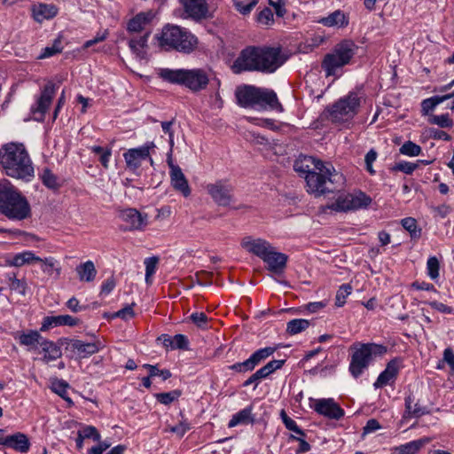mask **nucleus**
I'll return each mask as SVG.
<instances>
[{"label":"nucleus","mask_w":454,"mask_h":454,"mask_svg":"<svg viewBox=\"0 0 454 454\" xmlns=\"http://www.w3.org/2000/svg\"><path fill=\"white\" fill-rule=\"evenodd\" d=\"M399 152L403 155L415 157V156H419L421 153L422 149L419 145H417L411 141H406L399 148Z\"/></svg>","instance_id":"obj_46"},{"label":"nucleus","mask_w":454,"mask_h":454,"mask_svg":"<svg viewBox=\"0 0 454 454\" xmlns=\"http://www.w3.org/2000/svg\"><path fill=\"white\" fill-rule=\"evenodd\" d=\"M184 12L193 20H201L207 17L208 6L206 0H178Z\"/></svg>","instance_id":"obj_20"},{"label":"nucleus","mask_w":454,"mask_h":454,"mask_svg":"<svg viewBox=\"0 0 454 454\" xmlns=\"http://www.w3.org/2000/svg\"><path fill=\"white\" fill-rule=\"evenodd\" d=\"M55 95V85L52 82L47 83L42 90L41 96L36 102V106L32 107L33 113L39 114L40 119H43L44 114L51 104Z\"/></svg>","instance_id":"obj_24"},{"label":"nucleus","mask_w":454,"mask_h":454,"mask_svg":"<svg viewBox=\"0 0 454 454\" xmlns=\"http://www.w3.org/2000/svg\"><path fill=\"white\" fill-rule=\"evenodd\" d=\"M62 51V44L60 40H55L51 46L45 47L43 52L41 54V59L51 57Z\"/></svg>","instance_id":"obj_57"},{"label":"nucleus","mask_w":454,"mask_h":454,"mask_svg":"<svg viewBox=\"0 0 454 454\" xmlns=\"http://www.w3.org/2000/svg\"><path fill=\"white\" fill-rule=\"evenodd\" d=\"M313 409L329 419H340L344 416V411L332 398L315 400Z\"/></svg>","instance_id":"obj_18"},{"label":"nucleus","mask_w":454,"mask_h":454,"mask_svg":"<svg viewBox=\"0 0 454 454\" xmlns=\"http://www.w3.org/2000/svg\"><path fill=\"white\" fill-rule=\"evenodd\" d=\"M44 340L37 331H30L28 333H23L20 335V343L23 346L35 347L36 345L41 346L42 340Z\"/></svg>","instance_id":"obj_39"},{"label":"nucleus","mask_w":454,"mask_h":454,"mask_svg":"<svg viewBox=\"0 0 454 454\" xmlns=\"http://www.w3.org/2000/svg\"><path fill=\"white\" fill-rule=\"evenodd\" d=\"M6 278L9 281L11 291L17 292L23 296L26 294L27 285L25 279H18L14 273L7 274Z\"/></svg>","instance_id":"obj_40"},{"label":"nucleus","mask_w":454,"mask_h":454,"mask_svg":"<svg viewBox=\"0 0 454 454\" xmlns=\"http://www.w3.org/2000/svg\"><path fill=\"white\" fill-rule=\"evenodd\" d=\"M325 170H314L305 176L307 191L316 196L325 192H333L340 187L345 181L343 175L335 170L330 163H325Z\"/></svg>","instance_id":"obj_4"},{"label":"nucleus","mask_w":454,"mask_h":454,"mask_svg":"<svg viewBox=\"0 0 454 454\" xmlns=\"http://www.w3.org/2000/svg\"><path fill=\"white\" fill-rule=\"evenodd\" d=\"M92 153L99 156V160L105 168H108L110 157L112 155L111 148H104L98 145L91 147Z\"/></svg>","instance_id":"obj_47"},{"label":"nucleus","mask_w":454,"mask_h":454,"mask_svg":"<svg viewBox=\"0 0 454 454\" xmlns=\"http://www.w3.org/2000/svg\"><path fill=\"white\" fill-rule=\"evenodd\" d=\"M168 163L170 168L169 175L172 186L184 197H188L191 194V189L182 169L179 166L175 165L170 159L168 160Z\"/></svg>","instance_id":"obj_19"},{"label":"nucleus","mask_w":454,"mask_h":454,"mask_svg":"<svg viewBox=\"0 0 454 454\" xmlns=\"http://www.w3.org/2000/svg\"><path fill=\"white\" fill-rule=\"evenodd\" d=\"M157 264H158V258L155 256L149 257L145 260L146 283L151 282V278L156 271Z\"/></svg>","instance_id":"obj_53"},{"label":"nucleus","mask_w":454,"mask_h":454,"mask_svg":"<svg viewBox=\"0 0 454 454\" xmlns=\"http://www.w3.org/2000/svg\"><path fill=\"white\" fill-rule=\"evenodd\" d=\"M352 287L348 284H344L340 286L336 294L335 304L338 307H342L346 302V298L351 294Z\"/></svg>","instance_id":"obj_50"},{"label":"nucleus","mask_w":454,"mask_h":454,"mask_svg":"<svg viewBox=\"0 0 454 454\" xmlns=\"http://www.w3.org/2000/svg\"><path fill=\"white\" fill-rule=\"evenodd\" d=\"M41 270L47 276L51 277L55 274V278H58L61 273V267L58 261L53 257H47L44 259L41 258Z\"/></svg>","instance_id":"obj_36"},{"label":"nucleus","mask_w":454,"mask_h":454,"mask_svg":"<svg viewBox=\"0 0 454 454\" xmlns=\"http://www.w3.org/2000/svg\"><path fill=\"white\" fill-rule=\"evenodd\" d=\"M429 122L432 124L438 125L441 128H450L453 125V121L450 118L448 114L433 115L432 117H430Z\"/></svg>","instance_id":"obj_52"},{"label":"nucleus","mask_w":454,"mask_h":454,"mask_svg":"<svg viewBox=\"0 0 454 454\" xmlns=\"http://www.w3.org/2000/svg\"><path fill=\"white\" fill-rule=\"evenodd\" d=\"M165 347L170 348L172 349H174V348L185 349L188 348V339L186 336H184L183 334H176L172 338L170 344L165 343Z\"/></svg>","instance_id":"obj_54"},{"label":"nucleus","mask_w":454,"mask_h":454,"mask_svg":"<svg viewBox=\"0 0 454 454\" xmlns=\"http://www.w3.org/2000/svg\"><path fill=\"white\" fill-rule=\"evenodd\" d=\"M401 366V360L396 358L391 360L387 364L385 370L379 375L374 383V387L380 388L393 382L396 379Z\"/></svg>","instance_id":"obj_23"},{"label":"nucleus","mask_w":454,"mask_h":454,"mask_svg":"<svg viewBox=\"0 0 454 454\" xmlns=\"http://www.w3.org/2000/svg\"><path fill=\"white\" fill-rule=\"evenodd\" d=\"M252 407L245 408L232 416L228 423L229 427H234L240 424H248L253 422Z\"/></svg>","instance_id":"obj_37"},{"label":"nucleus","mask_w":454,"mask_h":454,"mask_svg":"<svg viewBox=\"0 0 454 454\" xmlns=\"http://www.w3.org/2000/svg\"><path fill=\"white\" fill-rule=\"evenodd\" d=\"M402 226L409 231L411 239H419L421 235V230L417 227V221L412 217H407L402 220Z\"/></svg>","instance_id":"obj_45"},{"label":"nucleus","mask_w":454,"mask_h":454,"mask_svg":"<svg viewBox=\"0 0 454 454\" xmlns=\"http://www.w3.org/2000/svg\"><path fill=\"white\" fill-rule=\"evenodd\" d=\"M418 164L408 162V161H401L396 164L395 169L402 171L407 175H411L413 173V171L417 168Z\"/></svg>","instance_id":"obj_64"},{"label":"nucleus","mask_w":454,"mask_h":454,"mask_svg":"<svg viewBox=\"0 0 454 454\" xmlns=\"http://www.w3.org/2000/svg\"><path fill=\"white\" fill-rule=\"evenodd\" d=\"M43 184L49 189L56 190L60 187L58 176L49 168H44L41 174Z\"/></svg>","instance_id":"obj_42"},{"label":"nucleus","mask_w":454,"mask_h":454,"mask_svg":"<svg viewBox=\"0 0 454 454\" xmlns=\"http://www.w3.org/2000/svg\"><path fill=\"white\" fill-rule=\"evenodd\" d=\"M357 49L356 43L350 40H344L336 44L322 61V68L326 76L335 75L338 69L348 65Z\"/></svg>","instance_id":"obj_6"},{"label":"nucleus","mask_w":454,"mask_h":454,"mask_svg":"<svg viewBox=\"0 0 454 454\" xmlns=\"http://www.w3.org/2000/svg\"><path fill=\"white\" fill-rule=\"evenodd\" d=\"M257 22L263 26H271L274 23V15L272 11L265 7L257 14Z\"/></svg>","instance_id":"obj_51"},{"label":"nucleus","mask_w":454,"mask_h":454,"mask_svg":"<svg viewBox=\"0 0 454 454\" xmlns=\"http://www.w3.org/2000/svg\"><path fill=\"white\" fill-rule=\"evenodd\" d=\"M450 98H452V97L450 96V93L442 96V97L436 96V97H433L430 98H427L422 101V104H421L422 111L425 114H427L429 111L434 110L439 104H441L443 101L450 99Z\"/></svg>","instance_id":"obj_44"},{"label":"nucleus","mask_w":454,"mask_h":454,"mask_svg":"<svg viewBox=\"0 0 454 454\" xmlns=\"http://www.w3.org/2000/svg\"><path fill=\"white\" fill-rule=\"evenodd\" d=\"M159 75L170 83L184 85L192 91L197 92L206 89L209 78L207 73L201 68L169 69L161 68Z\"/></svg>","instance_id":"obj_5"},{"label":"nucleus","mask_w":454,"mask_h":454,"mask_svg":"<svg viewBox=\"0 0 454 454\" xmlns=\"http://www.w3.org/2000/svg\"><path fill=\"white\" fill-rule=\"evenodd\" d=\"M363 96L358 91H350L340 98L328 109L329 119L335 123H344L358 113Z\"/></svg>","instance_id":"obj_7"},{"label":"nucleus","mask_w":454,"mask_h":454,"mask_svg":"<svg viewBox=\"0 0 454 454\" xmlns=\"http://www.w3.org/2000/svg\"><path fill=\"white\" fill-rule=\"evenodd\" d=\"M119 218L127 223L128 231H143L148 225L147 214H142L136 208L121 210Z\"/></svg>","instance_id":"obj_16"},{"label":"nucleus","mask_w":454,"mask_h":454,"mask_svg":"<svg viewBox=\"0 0 454 454\" xmlns=\"http://www.w3.org/2000/svg\"><path fill=\"white\" fill-rule=\"evenodd\" d=\"M276 348L271 347H266L260 348L254 352L249 358L244 362L236 363L229 366L230 370L237 372H247L253 371L259 364L267 359L275 352Z\"/></svg>","instance_id":"obj_13"},{"label":"nucleus","mask_w":454,"mask_h":454,"mask_svg":"<svg viewBox=\"0 0 454 454\" xmlns=\"http://www.w3.org/2000/svg\"><path fill=\"white\" fill-rule=\"evenodd\" d=\"M102 345L100 341L84 342L80 340H68L66 348L75 355L78 358H87L98 353Z\"/></svg>","instance_id":"obj_17"},{"label":"nucleus","mask_w":454,"mask_h":454,"mask_svg":"<svg viewBox=\"0 0 454 454\" xmlns=\"http://www.w3.org/2000/svg\"><path fill=\"white\" fill-rule=\"evenodd\" d=\"M241 246L247 252L255 254L261 259H262L272 247V245L267 240L262 239H252L251 237H245L241 241Z\"/></svg>","instance_id":"obj_22"},{"label":"nucleus","mask_w":454,"mask_h":454,"mask_svg":"<svg viewBox=\"0 0 454 454\" xmlns=\"http://www.w3.org/2000/svg\"><path fill=\"white\" fill-rule=\"evenodd\" d=\"M68 384L64 380H56L52 383V390L62 398H66Z\"/></svg>","instance_id":"obj_62"},{"label":"nucleus","mask_w":454,"mask_h":454,"mask_svg":"<svg viewBox=\"0 0 454 454\" xmlns=\"http://www.w3.org/2000/svg\"><path fill=\"white\" fill-rule=\"evenodd\" d=\"M258 2L259 0H250L249 2L239 1L235 3V7L240 13L246 15L251 12Z\"/></svg>","instance_id":"obj_56"},{"label":"nucleus","mask_w":454,"mask_h":454,"mask_svg":"<svg viewBox=\"0 0 454 454\" xmlns=\"http://www.w3.org/2000/svg\"><path fill=\"white\" fill-rule=\"evenodd\" d=\"M41 261V258L36 256L32 251H24L14 254L9 261L8 264L14 267H22L26 264H32Z\"/></svg>","instance_id":"obj_33"},{"label":"nucleus","mask_w":454,"mask_h":454,"mask_svg":"<svg viewBox=\"0 0 454 454\" xmlns=\"http://www.w3.org/2000/svg\"><path fill=\"white\" fill-rule=\"evenodd\" d=\"M371 202V198L360 192L339 196L329 207L334 211L346 212L366 207Z\"/></svg>","instance_id":"obj_10"},{"label":"nucleus","mask_w":454,"mask_h":454,"mask_svg":"<svg viewBox=\"0 0 454 454\" xmlns=\"http://www.w3.org/2000/svg\"><path fill=\"white\" fill-rule=\"evenodd\" d=\"M267 378L262 370L260 368L254 373H253L247 380L244 381L243 387H248L254 384V387H257L260 380Z\"/></svg>","instance_id":"obj_60"},{"label":"nucleus","mask_w":454,"mask_h":454,"mask_svg":"<svg viewBox=\"0 0 454 454\" xmlns=\"http://www.w3.org/2000/svg\"><path fill=\"white\" fill-rule=\"evenodd\" d=\"M5 447L13 449L22 453L27 452L30 447L28 438L22 433L9 434L8 440H5Z\"/></svg>","instance_id":"obj_31"},{"label":"nucleus","mask_w":454,"mask_h":454,"mask_svg":"<svg viewBox=\"0 0 454 454\" xmlns=\"http://www.w3.org/2000/svg\"><path fill=\"white\" fill-rule=\"evenodd\" d=\"M41 348L44 354L42 361L45 364L55 361L62 356L60 347L51 340L45 339L43 340L41 342Z\"/></svg>","instance_id":"obj_32"},{"label":"nucleus","mask_w":454,"mask_h":454,"mask_svg":"<svg viewBox=\"0 0 454 454\" xmlns=\"http://www.w3.org/2000/svg\"><path fill=\"white\" fill-rule=\"evenodd\" d=\"M309 326V321L307 319L296 318L289 321L286 325V332L291 334H298Z\"/></svg>","instance_id":"obj_41"},{"label":"nucleus","mask_w":454,"mask_h":454,"mask_svg":"<svg viewBox=\"0 0 454 454\" xmlns=\"http://www.w3.org/2000/svg\"><path fill=\"white\" fill-rule=\"evenodd\" d=\"M79 436L85 439H93L96 442L100 441V434L98 429L93 426H83L82 429L78 431Z\"/></svg>","instance_id":"obj_48"},{"label":"nucleus","mask_w":454,"mask_h":454,"mask_svg":"<svg viewBox=\"0 0 454 454\" xmlns=\"http://www.w3.org/2000/svg\"><path fill=\"white\" fill-rule=\"evenodd\" d=\"M429 438H421L396 446L391 450V454H417L421 448L428 443Z\"/></svg>","instance_id":"obj_30"},{"label":"nucleus","mask_w":454,"mask_h":454,"mask_svg":"<svg viewBox=\"0 0 454 454\" xmlns=\"http://www.w3.org/2000/svg\"><path fill=\"white\" fill-rule=\"evenodd\" d=\"M0 163L9 176L29 181L34 167L23 144L9 143L0 149Z\"/></svg>","instance_id":"obj_1"},{"label":"nucleus","mask_w":454,"mask_h":454,"mask_svg":"<svg viewBox=\"0 0 454 454\" xmlns=\"http://www.w3.org/2000/svg\"><path fill=\"white\" fill-rule=\"evenodd\" d=\"M150 34L151 32L147 31L143 35H135L129 40V47L136 58L139 59L146 58Z\"/></svg>","instance_id":"obj_26"},{"label":"nucleus","mask_w":454,"mask_h":454,"mask_svg":"<svg viewBox=\"0 0 454 454\" xmlns=\"http://www.w3.org/2000/svg\"><path fill=\"white\" fill-rule=\"evenodd\" d=\"M76 273L81 281L91 282L95 279L97 275V270L93 262L87 261L83 263L79 264L76 269Z\"/></svg>","instance_id":"obj_34"},{"label":"nucleus","mask_w":454,"mask_h":454,"mask_svg":"<svg viewBox=\"0 0 454 454\" xmlns=\"http://www.w3.org/2000/svg\"><path fill=\"white\" fill-rule=\"evenodd\" d=\"M160 47L190 53L198 45L197 37L186 28L176 25H166L160 33L154 36Z\"/></svg>","instance_id":"obj_3"},{"label":"nucleus","mask_w":454,"mask_h":454,"mask_svg":"<svg viewBox=\"0 0 454 454\" xmlns=\"http://www.w3.org/2000/svg\"><path fill=\"white\" fill-rule=\"evenodd\" d=\"M266 264L267 269L274 273H279L286 268L287 262V255L278 252L272 246L271 249L262 259Z\"/></svg>","instance_id":"obj_21"},{"label":"nucleus","mask_w":454,"mask_h":454,"mask_svg":"<svg viewBox=\"0 0 454 454\" xmlns=\"http://www.w3.org/2000/svg\"><path fill=\"white\" fill-rule=\"evenodd\" d=\"M284 363H285V360H272V361H270L269 363H267L261 369L262 370V372H264L266 377H268L269 375L273 373L278 369H280L282 367V365L284 364Z\"/></svg>","instance_id":"obj_59"},{"label":"nucleus","mask_w":454,"mask_h":454,"mask_svg":"<svg viewBox=\"0 0 454 454\" xmlns=\"http://www.w3.org/2000/svg\"><path fill=\"white\" fill-rule=\"evenodd\" d=\"M154 13L152 11L142 12L133 17L127 25V30L130 33H138L153 20Z\"/></svg>","instance_id":"obj_28"},{"label":"nucleus","mask_w":454,"mask_h":454,"mask_svg":"<svg viewBox=\"0 0 454 454\" xmlns=\"http://www.w3.org/2000/svg\"><path fill=\"white\" fill-rule=\"evenodd\" d=\"M175 123V119H172L171 121H161L160 126L162 129V131L165 134L168 135V143L170 145V149L174 146V130H173V125Z\"/></svg>","instance_id":"obj_58"},{"label":"nucleus","mask_w":454,"mask_h":454,"mask_svg":"<svg viewBox=\"0 0 454 454\" xmlns=\"http://www.w3.org/2000/svg\"><path fill=\"white\" fill-rule=\"evenodd\" d=\"M353 349L348 370L356 379L367 369L373 356L382 355L387 350L384 346L374 343L355 344Z\"/></svg>","instance_id":"obj_8"},{"label":"nucleus","mask_w":454,"mask_h":454,"mask_svg":"<svg viewBox=\"0 0 454 454\" xmlns=\"http://www.w3.org/2000/svg\"><path fill=\"white\" fill-rule=\"evenodd\" d=\"M155 147L156 145L153 142H147L142 146L129 149L123 153L127 168L136 171L141 167L142 162L147 160L153 164L151 153L154 151Z\"/></svg>","instance_id":"obj_11"},{"label":"nucleus","mask_w":454,"mask_h":454,"mask_svg":"<svg viewBox=\"0 0 454 454\" xmlns=\"http://www.w3.org/2000/svg\"><path fill=\"white\" fill-rule=\"evenodd\" d=\"M134 305H135V303H132L130 305H127L125 308L118 310L114 314V317H120V318L124 319V320H128L129 318L134 317V316H135V312L133 310Z\"/></svg>","instance_id":"obj_63"},{"label":"nucleus","mask_w":454,"mask_h":454,"mask_svg":"<svg viewBox=\"0 0 454 454\" xmlns=\"http://www.w3.org/2000/svg\"><path fill=\"white\" fill-rule=\"evenodd\" d=\"M0 211L10 219L22 220L30 213V207L25 198L12 189L0 192Z\"/></svg>","instance_id":"obj_9"},{"label":"nucleus","mask_w":454,"mask_h":454,"mask_svg":"<svg viewBox=\"0 0 454 454\" xmlns=\"http://www.w3.org/2000/svg\"><path fill=\"white\" fill-rule=\"evenodd\" d=\"M238 104L242 107H258L262 110L284 111L274 90L253 85L238 87L235 91Z\"/></svg>","instance_id":"obj_2"},{"label":"nucleus","mask_w":454,"mask_h":454,"mask_svg":"<svg viewBox=\"0 0 454 454\" xmlns=\"http://www.w3.org/2000/svg\"><path fill=\"white\" fill-rule=\"evenodd\" d=\"M319 22L326 27H345L348 25V20L347 17L345 16L344 12L338 10L331 14H329L327 17L322 18Z\"/></svg>","instance_id":"obj_35"},{"label":"nucleus","mask_w":454,"mask_h":454,"mask_svg":"<svg viewBox=\"0 0 454 454\" xmlns=\"http://www.w3.org/2000/svg\"><path fill=\"white\" fill-rule=\"evenodd\" d=\"M258 59L262 72L272 73L283 64L280 51L276 48H258Z\"/></svg>","instance_id":"obj_15"},{"label":"nucleus","mask_w":454,"mask_h":454,"mask_svg":"<svg viewBox=\"0 0 454 454\" xmlns=\"http://www.w3.org/2000/svg\"><path fill=\"white\" fill-rule=\"evenodd\" d=\"M190 318L192 321V323H194L198 327L200 328H205L208 320L207 315L203 312L192 313L190 316Z\"/></svg>","instance_id":"obj_61"},{"label":"nucleus","mask_w":454,"mask_h":454,"mask_svg":"<svg viewBox=\"0 0 454 454\" xmlns=\"http://www.w3.org/2000/svg\"><path fill=\"white\" fill-rule=\"evenodd\" d=\"M258 59V47H247L234 61L232 70L235 74L243 71H260Z\"/></svg>","instance_id":"obj_12"},{"label":"nucleus","mask_w":454,"mask_h":454,"mask_svg":"<svg viewBox=\"0 0 454 454\" xmlns=\"http://www.w3.org/2000/svg\"><path fill=\"white\" fill-rule=\"evenodd\" d=\"M182 391L179 389H174L169 392H164V393H157L154 395V397L156 400L164 404V405H169L173 402L178 400V398L181 396Z\"/></svg>","instance_id":"obj_43"},{"label":"nucleus","mask_w":454,"mask_h":454,"mask_svg":"<svg viewBox=\"0 0 454 454\" xmlns=\"http://www.w3.org/2000/svg\"><path fill=\"white\" fill-rule=\"evenodd\" d=\"M144 367L148 369L150 377L160 376L163 380H166L171 377V372L169 370H160L156 365H152L145 364Z\"/></svg>","instance_id":"obj_55"},{"label":"nucleus","mask_w":454,"mask_h":454,"mask_svg":"<svg viewBox=\"0 0 454 454\" xmlns=\"http://www.w3.org/2000/svg\"><path fill=\"white\" fill-rule=\"evenodd\" d=\"M439 269L440 263L438 259L435 256H431L428 258L427 262V275L433 280L438 278L439 277Z\"/></svg>","instance_id":"obj_49"},{"label":"nucleus","mask_w":454,"mask_h":454,"mask_svg":"<svg viewBox=\"0 0 454 454\" xmlns=\"http://www.w3.org/2000/svg\"><path fill=\"white\" fill-rule=\"evenodd\" d=\"M78 324L79 319L69 315L45 317L42 323L41 331L45 332L51 327L59 325L75 326Z\"/></svg>","instance_id":"obj_27"},{"label":"nucleus","mask_w":454,"mask_h":454,"mask_svg":"<svg viewBox=\"0 0 454 454\" xmlns=\"http://www.w3.org/2000/svg\"><path fill=\"white\" fill-rule=\"evenodd\" d=\"M414 398L408 395L405 398V414L406 417L419 418L427 413L425 407L420 406L418 403H413Z\"/></svg>","instance_id":"obj_38"},{"label":"nucleus","mask_w":454,"mask_h":454,"mask_svg":"<svg viewBox=\"0 0 454 454\" xmlns=\"http://www.w3.org/2000/svg\"><path fill=\"white\" fill-rule=\"evenodd\" d=\"M32 14L37 22L54 18L58 14V8L54 4H38L32 7Z\"/></svg>","instance_id":"obj_29"},{"label":"nucleus","mask_w":454,"mask_h":454,"mask_svg":"<svg viewBox=\"0 0 454 454\" xmlns=\"http://www.w3.org/2000/svg\"><path fill=\"white\" fill-rule=\"evenodd\" d=\"M232 186L224 180H218L207 185V192L219 206L226 207L232 200Z\"/></svg>","instance_id":"obj_14"},{"label":"nucleus","mask_w":454,"mask_h":454,"mask_svg":"<svg viewBox=\"0 0 454 454\" xmlns=\"http://www.w3.org/2000/svg\"><path fill=\"white\" fill-rule=\"evenodd\" d=\"M325 163L322 160L312 157V156H305L302 159H300L294 163V170L302 175L305 178L309 173L316 170L324 171Z\"/></svg>","instance_id":"obj_25"}]
</instances>
